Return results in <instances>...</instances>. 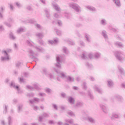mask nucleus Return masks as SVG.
Returning <instances> with one entry per match:
<instances>
[{
    "label": "nucleus",
    "instance_id": "3",
    "mask_svg": "<svg viewBox=\"0 0 125 125\" xmlns=\"http://www.w3.org/2000/svg\"><path fill=\"white\" fill-rule=\"evenodd\" d=\"M3 53H5V54L7 55V53L6 52V51H3Z\"/></svg>",
    "mask_w": 125,
    "mask_h": 125
},
{
    "label": "nucleus",
    "instance_id": "2",
    "mask_svg": "<svg viewBox=\"0 0 125 125\" xmlns=\"http://www.w3.org/2000/svg\"><path fill=\"white\" fill-rule=\"evenodd\" d=\"M69 101L71 103H73V102H74V99L72 98H69Z\"/></svg>",
    "mask_w": 125,
    "mask_h": 125
},
{
    "label": "nucleus",
    "instance_id": "5",
    "mask_svg": "<svg viewBox=\"0 0 125 125\" xmlns=\"http://www.w3.org/2000/svg\"><path fill=\"white\" fill-rule=\"evenodd\" d=\"M16 88H18V86H17V87H16Z\"/></svg>",
    "mask_w": 125,
    "mask_h": 125
},
{
    "label": "nucleus",
    "instance_id": "1",
    "mask_svg": "<svg viewBox=\"0 0 125 125\" xmlns=\"http://www.w3.org/2000/svg\"><path fill=\"white\" fill-rule=\"evenodd\" d=\"M115 1V3L117 4V5H120V1L119 0H114Z\"/></svg>",
    "mask_w": 125,
    "mask_h": 125
},
{
    "label": "nucleus",
    "instance_id": "4",
    "mask_svg": "<svg viewBox=\"0 0 125 125\" xmlns=\"http://www.w3.org/2000/svg\"><path fill=\"white\" fill-rule=\"evenodd\" d=\"M102 23L103 24H104V23H105V21H102Z\"/></svg>",
    "mask_w": 125,
    "mask_h": 125
}]
</instances>
